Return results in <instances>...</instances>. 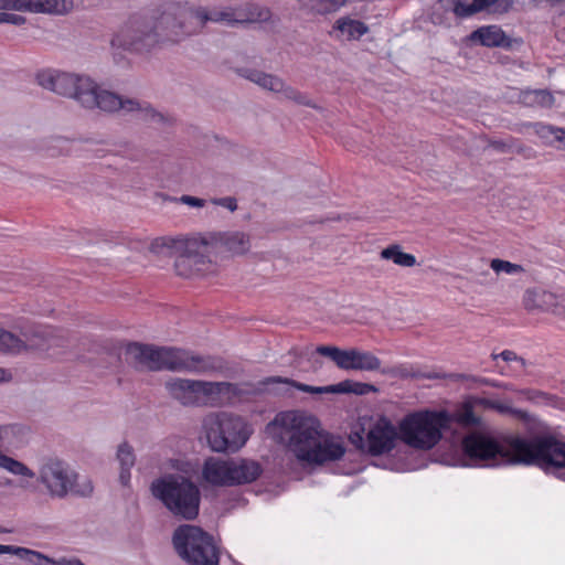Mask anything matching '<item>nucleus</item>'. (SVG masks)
I'll return each instance as SVG.
<instances>
[{
    "mask_svg": "<svg viewBox=\"0 0 565 565\" xmlns=\"http://www.w3.org/2000/svg\"><path fill=\"white\" fill-rule=\"evenodd\" d=\"M38 84L57 95L73 98L87 110L114 114L119 110L138 113L140 119L156 124H167L169 118L154 109L149 103L136 98H126L115 92L102 88L87 75L44 70L36 74Z\"/></svg>",
    "mask_w": 565,
    "mask_h": 565,
    "instance_id": "obj_1",
    "label": "nucleus"
},
{
    "mask_svg": "<svg viewBox=\"0 0 565 565\" xmlns=\"http://www.w3.org/2000/svg\"><path fill=\"white\" fill-rule=\"evenodd\" d=\"M546 437H509L500 441L490 434L470 431L461 439L460 449L468 466L534 465L541 468L544 455L542 446Z\"/></svg>",
    "mask_w": 565,
    "mask_h": 565,
    "instance_id": "obj_2",
    "label": "nucleus"
},
{
    "mask_svg": "<svg viewBox=\"0 0 565 565\" xmlns=\"http://www.w3.org/2000/svg\"><path fill=\"white\" fill-rule=\"evenodd\" d=\"M174 4H168L159 15H132L110 41L116 62L122 60L121 52L149 54L167 43L182 41Z\"/></svg>",
    "mask_w": 565,
    "mask_h": 565,
    "instance_id": "obj_3",
    "label": "nucleus"
},
{
    "mask_svg": "<svg viewBox=\"0 0 565 565\" xmlns=\"http://www.w3.org/2000/svg\"><path fill=\"white\" fill-rule=\"evenodd\" d=\"M288 434V448L306 466H322L339 460L345 454L342 441L324 433L313 416L290 412L280 413L271 422Z\"/></svg>",
    "mask_w": 565,
    "mask_h": 565,
    "instance_id": "obj_4",
    "label": "nucleus"
},
{
    "mask_svg": "<svg viewBox=\"0 0 565 565\" xmlns=\"http://www.w3.org/2000/svg\"><path fill=\"white\" fill-rule=\"evenodd\" d=\"M126 360L136 370L157 372H189L194 374L223 373L227 366L218 356L199 355L191 351L173 348L129 342L125 348Z\"/></svg>",
    "mask_w": 565,
    "mask_h": 565,
    "instance_id": "obj_5",
    "label": "nucleus"
},
{
    "mask_svg": "<svg viewBox=\"0 0 565 565\" xmlns=\"http://www.w3.org/2000/svg\"><path fill=\"white\" fill-rule=\"evenodd\" d=\"M178 17L179 30L182 40L202 29L207 22L224 23L226 25H236L255 21H266L270 18V12L266 8L250 6L249 11L241 9L226 8L224 10H211L203 7L192 8L181 3H173Z\"/></svg>",
    "mask_w": 565,
    "mask_h": 565,
    "instance_id": "obj_6",
    "label": "nucleus"
},
{
    "mask_svg": "<svg viewBox=\"0 0 565 565\" xmlns=\"http://www.w3.org/2000/svg\"><path fill=\"white\" fill-rule=\"evenodd\" d=\"M167 248L177 256L174 269L178 276L192 278L203 275L211 264L207 243L202 234L190 237L163 236L156 238L151 244L153 252Z\"/></svg>",
    "mask_w": 565,
    "mask_h": 565,
    "instance_id": "obj_7",
    "label": "nucleus"
},
{
    "mask_svg": "<svg viewBox=\"0 0 565 565\" xmlns=\"http://www.w3.org/2000/svg\"><path fill=\"white\" fill-rule=\"evenodd\" d=\"M203 428L210 448L226 454L238 451L253 431L242 416L224 411L207 415Z\"/></svg>",
    "mask_w": 565,
    "mask_h": 565,
    "instance_id": "obj_8",
    "label": "nucleus"
},
{
    "mask_svg": "<svg viewBox=\"0 0 565 565\" xmlns=\"http://www.w3.org/2000/svg\"><path fill=\"white\" fill-rule=\"evenodd\" d=\"M451 424L450 414L446 411H422L406 415L399 423V438L406 445L428 450L435 447L443 437V430Z\"/></svg>",
    "mask_w": 565,
    "mask_h": 565,
    "instance_id": "obj_9",
    "label": "nucleus"
},
{
    "mask_svg": "<svg viewBox=\"0 0 565 565\" xmlns=\"http://www.w3.org/2000/svg\"><path fill=\"white\" fill-rule=\"evenodd\" d=\"M169 396L182 406H202L220 401L231 399L242 394L241 387L230 382H207L189 379H170L164 383Z\"/></svg>",
    "mask_w": 565,
    "mask_h": 565,
    "instance_id": "obj_10",
    "label": "nucleus"
},
{
    "mask_svg": "<svg viewBox=\"0 0 565 565\" xmlns=\"http://www.w3.org/2000/svg\"><path fill=\"white\" fill-rule=\"evenodd\" d=\"M38 480L50 494H90L94 490L87 477L81 476L67 461L56 456L41 460Z\"/></svg>",
    "mask_w": 565,
    "mask_h": 565,
    "instance_id": "obj_11",
    "label": "nucleus"
},
{
    "mask_svg": "<svg viewBox=\"0 0 565 565\" xmlns=\"http://www.w3.org/2000/svg\"><path fill=\"white\" fill-rule=\"evenodd\" d=\"M173 545L182 559L192 565H217L218 550L214 539L195 525H180L173 533Z\"/></svg>",
    "mask_w": 565,
    "mask_h": 565,
    "instance_id": "obj_12",
    "label": "nucleus"
},
{
    "mask_svg": "<svg viewBox=\"0 0 565 565\" xmlns=\"http://www.w3.org/2000/svg\"><path fill=\"white\" fill-rule=\"evenodd\" d=\"M63 337L51 327L30 326L15 334L0 327V353L18 355L29 351H49L62 347Z\"/></svg>",
    "mask_w": 565,
    "mask_h": 565,
    "instance_id": "obj_13",
    "label": "nucleus"
},
{
    "mask_svg": "<svg viewBox=\"0 0 565 565\" xmlns=\"http://www.w3.org/2000/svg\"><path fill=\"white\" fill-rule=\"evenodd\" d=\"M166 472L151 482V494H201L200 489L194 481L198 477L196 465L189 460L171 458L163 463Z\"/></svg>",
    "mask_w": 565,
    "mask_h": 565,
    "instance_id": "obj_14",
    "label": "nucleus"
},
{
    "mask_svg": "<svg viewBox=\"0 0 565 565\" xmlns=\"http://www.w3.org/2000/svg\"><path fill=\"white\" fill-rule=\"evenodd\" d=\"M396 437L397 431L394 425L385 417H382L367 431L366 443H364L361 433H355L351 436V440L361 449L366 447L370 455L380 456L394 448Z\"/></svg>",
    "mask_w": 565,
    "mask_h": 565,
    "instance_id": "obj_15",
    "label": "nucleus"
},
{
    "mask_svg": "<svg viewBox=\"0 0 565 565\" xmlns=\"http://www.w3.org/2000/svg\"><path fill=\"white\" fill-rule=\"evenodd\" d=\"M381 373L384 374V375H388V376H392V377H398V379H402V380H407V379H414V380H420V379H426V380H445V379H449L451 381H467V380H471L473 382L482 383V384H486V385L497 386L494 383H491L489 380L483 379V377H476V376H471V375H467V374H462V373H449V374H447V373L435 372V371L425 372V371H422V370L415 367L414 365L407 364V363H403V364H398V365H394V366H391V367L383 369V370H381Z\"/></svg>",
    "mask_w": 565,
    "mask_h": 565,
    "instance_id": "obj_16",
    "label": "nucleus"
},
{
    "mask_svg": "<svg viewBox=\"0 0 565 565\" xmlns=\"http://www.w3.org/2000/svg\"><path fill=\"white\" fill-rule=\"evenodd\" d=\"M202 238L207 243L210 253L220 247L234 255H243L250 248L249 235L239 231L206 233Z\"/></svg>",
    "mask_w": 565,
    "mask_h": 565,
    "instance_id": "obj_17",
    "label": "nucleus"
},
{
    "mask_svg": "<svg viewBox=\"0 0 565 565\" xmlns=\"http://www.w3.org/2000/svg\"><path fill=\"white\" fill-rule=\"evenodd\" d=\"M541 469L565 480V443L553 436L546 437Z\"/></svg>",
    "mask_w": 565,
    "mask_h": 565,
    "instance_id": "obj_18",
    "label": "nucleus"
},
{
    "mask_svg": "<svg viewBox=\"0 0 565 565\" xmlns=\"http://www.w3.org/2000/svg\"><path fill=\"white\" fill-rule=\"evenodd\" d=\"M202 481L213 487H231L230 461L207 458L201 472Z\"/></svg>",
    "mask_w": 565,
    "mask_h": 565,
    "instance_id": "obj_19",
    "label": "nucleus"
},
{
    "mask_svg": "<svg viewBox=\"0 0 565 565\" xmlns=\"http://www.w3.org/2000/svg\"><path fill=\"white\" fill-rule=\"evenodd\" d=\"M12 10L31 13H64L71 0H13Z\"/></svg>",
    "mask_w": 565,
    "mask_h": 565,
    "instance_id": "obj_20",
    "label": "nucleus"
},
{
    "mask_svg": "<svg viewBox=\"0 0 565 565\" xmlns=\"http://www.w3.org/2000/svg\"><path fill=\"white\" fill-rule=\"evenodd\" d=\"M231 470V487L247 484L255 481L263 472L259 462L249 459H228Z\"/></svg>",
    "mask_w": 565,
    "mask_h": 565,
    "instance_id": "obj_21",
    "label": "nucleus"
},
{
    "mask_svg": "<svg viewBox=\"0 0 565 565\" xmlns=\"http://www.w3.org/2000/svg\"><path fill=\"white\" fill-rule=\"evenodd\" d=\"M468 39L487 47L510 49L512 46L511 39L498 25L480 26L471 32Z\"/></svg>",
    "mask_w": 565,
    "mask_h": 565,
    "instance_id": "obj_22",
    "label": "nucleus"
},
{
    "mask_svg": "<svg viewBox=\"0 0 565 565\" xmlns=\"http://www.w3.org/2000/svg\"><path fill=\"white\" fill-rule=\"evenodd\" d=\"M177 518L193 520L199 514L201 497H158Z\"/></svg>",
    "mask_w": 565,
    "mask_h": 565,
    "instance_id": "obj_23",
    "label": "nucleus"
},
{
    "mask_svg": "<svg viewBox=\"0 0 565 565\" xmlns=\"http://www.w3.org/2000/svg\"><path fill=\"white\" fill-rule=\"evenodd\" d=\"M381 367V360L369 351L356 349L345 350L342 370L376 371Z\"/></svg>",
    "mask_w": 565,
    "mask_h": 565,
    "instance_id": "obj_24",
    "label": "nucleus"
},
{
    "mask_svg": "<svg viewBox=\"0 0 565 565\" xmlns=\"http://www.w3.org/2000/svg\"><path fill=\"white\" fill-rule=\"evenodd\" d=\"M237 74L246 78L264 89H268L270 92L277 93L282 88V79L276 75L267 74L265 72L249 68V67H241L237 70Z\"/></svg>",
    "mask_w": 565,
    "mask_h": 565,
    "instance_id": "obj_25",
    "label": "nucleus"
},
{
    "mask_svg": "<svg viewBox=\"0 0 565 565\" xmlns=\"http://www.w3.org/2000/svg\"><path fill=\"white\" fill-rule=\"evenodd\" d=\"M290 353H292L296 358H299V359L310 358L311 355L317 353L322 356H327V358L331 359L335 363V365L339 369H341L343 360H344L345 350H341L338 347H333V345H319L316 349H312L311 347L308 345L301 350L292 348L290 350Z\"/></svg>",
    "mask_w": 565,
    "mask_h": 565,
    "instance_id": "obj_26",
    "label": "nucleus"
},
{
    "mask_svg": "<svg viewBox=\"0 0 565 565\" xmlns=\"http://www.w3.org/2000/svg\"><path fill=\"white\" fill-rule=\"evenodd\" d=\"M554 96L547 89L520 90L518 102L526 107L550 108L554 104Z\"/></svg>",
    "mask_w": 565,
    "mask_h": 565,
    "instance_id": "obj_27",
    "label": "nucleus"
},
{
    "mask_svg": "<svg viewBox=\"0 0 565 565\" xmlns=\"http://www.w3.org/2000/svg\"><path fill=\"white\" fill-rule=\"evenodd\" d=\"M26 430L21 424L0 425V446L20 447L24 443Z\"/></svg>",
    "mask_w": 565,
    "mask_h": 565,
    "instance_id": "obj_28",
    "label": "nucleus"
},
{
    "mask_svg": "<svg viewBox=\"0 0 565 565\" xmlns=\"http://www.w3.org/2000/svg\"><path fill=\"white\" fill-rule=\"evenodd\" d=\"M333 28L345 34L348 40H360L369 32V26L364 22L349 17L338 19Z\"/></svg>",
    "mask_w": 565,
    "mask_h": 565,
    "instance_id": "obj_29",
    "label": "nucleus"
},
{
    "mask_svg": "<svg viewBox=\"0 0 565 565\" xmlns=\"http://www.w3.org/2000/svg\"><path fill=\"white\" fill-rule=\"evenodd\" d=\"M332 393L337 394H355V395H366L369 393H376L379 388L370 383L355 382L352 380H344L339 382L338 384L331 385Z\"/></svg>",
    "mask_w": 565,
    "mask_h": 565,
    "instance_id": "obj_30",
    "label": "nucleus"
},
{
    "mask_svg": "<svg viewBox=\"0 0 565 565\" xmlns=\"http://www.w3.org/2000/svg\"><path fill=\"white\" fill-rule=\"evenodd\" d=\"M536 134L546 143L565 150V129L552 125L537 124Z\"/></svg>",
    "mask_w": 565,
    "mask_h": 565,
    "instance_id": "obj_31",
    "label": "nucleus"
},
{
    "mask_svg": "<svg viewBox=\"0 0 565 565\" xmlns=\"http://www.w3.org/2000/svg\"><path fill=\"white\" fill-rule=\"evenodd\" d=\"M301 6L312 13L326 15L338 11L348 0H299Z\"/></svg>",
    "mask_w": 565,
    "mask_h": 565,
    "instance_id": "obj_32",
    "label": "nucleus"
},
{
    "mask_svg": "<svg viewBox=\"0 0 565 565\" xmlns=\"http://www.w3.org/2000/svg\"><path fill=\"white\" fill-rule=\"evenodd\" d=\"M381 258L392 260L394 264L403 267H413L416 265V258L413 254L402 250L401 246L393 244L381 250Z\"/></svg>",
    "mask_w": 565,
    "mask_h": 565,
    "instance_id": "obj_33",
    "label": "nucleus"
},
{
    "mask_svg": "<svg viewBox=\"0 0 565 565\" xmlns=\"http://www.w3.org/2000/svg\"><path fill=\"white\" fill-rule=\"evenodd\" d=\"M265 384H274V383H284L297 388L300 392L310 393V394H323V393H332L331 385L329 386H311L305 383L297 382L291 379L281 377V376H270L264 381Z\"/></svg>",
    "mask_w": 565,
    "mask_h": 565,
    "instance_id": "obj_34",
    "label": "nucleus"
},
{
    "mask_svg": "<svg viewBox=\"0 0 565 565\" xmlns=\"http://www.w3.org/2000/svg\"><path fill=\"white\" fill-rule=\"evenodd\" d=\"M0 467L15 476H22L30 479L35 477L34 471L31 470L26 465L4 455L2 451H0Z\"/></svg>",
    "mask_w": 565,
    "mask_h": 565,
    "instance_id": "obj_35",
    "label": "nucleus"
},
{
    "mask_svg": "<svg viewBox=\"0 0 565 565\" xmlns=\"http://www.w3.org/2000/svg\"><path fill=\"white\" fill-rule=\"evenodd\" d=\"M451 423L456 422L463 427H475L481 422L473 412V406L469 403H465L456 413L450 414Z\"/></svg>",
    "mask_w": 565,
    "mask_h": 565,
    "instance_id": "obj_36",
    "label": "nucleus"
},
{
    "mask_svg": "<svg viewBox=\"0 0 565 565\" xmlns=\"http://www.w3.org/2000/svg\"><path fill=\"white\" fill-rule=\"evenodd\" d=\"M0 554H14L22 559L33 562V558H45L44 554L26 547L0 544Z\"/></svg>",
    "mask_w": 565,
    "mask_h": 565,
    "instance_id": "obj_37",
    "label": "nucleus"
},
{
    "mask_svg": "<svg viewBox=\"0 0 565 565\" xmlns=\"http://www.w3.org/2000/svg\"><path fill=\"white\" fill-rule=\"evenodd\" d=\"M120 468L131 469L136 463V455L131 445L127 441L121 443L116 454Z\"/></svg>",
    "mask_w": 565,
    "mask_h": 565,
    "instance_id": "obj_38",
    "label": "nucleus"
},
{
    "mask_svg": "<svg viewBox=\"0 0 565 565\" xmlns=\"http://www.w3.org/2000/svg\"><path fill=\"white\" fill-rule=\"evenodd\" d=\"M516 139L512 136H508L504 139H489L488 147L492 148L494 151L503 154H514V148L516 143Z\"/></svg>",
    "mask_w": 565,
    "mask_h": 565,
    "instance_id": "obj_39",
    "label": "nucleus"
},
{
    "mask_svg": "<svg viewBox=\"0 0 565 565\" xmlns=\"http://www.w3.org/2000/svg\"><path fill=\"white\" fill-rule=\"evenodd\" d=\"M547 294L544 292V291H537V290H531V289H527L524 294V297H523V305H524V308L527 310V311H533L535 309H542L543 306H542V298L546 297ZM548 296H551L548 294Z\"/></svg>",
    "mask_w": 565,
    "mask_h": 565,
    "instance_id": "obj_40",
    "label": "nucleus"
},
{
    "mask_svg": "<svg viewBox=\"0 0 565 565\" xmlns=\"http://www.w3.org/2000/svg\"><path fill=\"white\" fill-rule=\"evenodd\" d=\"M490 267L498 274L505 273L509 275H514V274L524 271V268L521 265L513 264L508 260H503V259H499V258L492 259Z\"/></svg>",
    "mask_w": 565,
    "mask_h": 565,
    "instance_id": "obj_41",
    "label": "nucleus"
},
{
    "mask_svg": "<svg viewBox=\"0 0 565 565\" xmlns=\"http://www.w3.org/2000/svg\"><path fill=\"white\" fill-rule=\"evenodd\" d=\"M277 93H281L286 99L292 100L298 105L311 106V103L306 95H303L292 86L286 85L284 81L282 88L279 89Z\"/></svg>",
    "mask_w": 565,
    "mask_h": 565,
    "instance_id": "obj_42",
    "label": "nucleus"
},
{
    "mask_svg": "<svg viewBox=\"0 0 565 565\" xmlns=\"http://www.w3.org/2000/svg\"><path fill=\"white\" fill-rule=\"evenodd\" d=\"M452 12L458 18H467L479 12V10L477 9L473 1L469 3L461 0H455L452 6Z\"/></svg>",
    "mask_w": 565,
    "mask_h": 565,
    "instance_id": "obj_43",
    "label": "nucleus"
},
{
    "mask_svg": "<svg viewBox=\"0 0 565 565\" xmlns=\"http://www.w3.org/2000/svg\"><path fill=\"white\" fill-rule=\"evenodd\" d=\"M473 2L479 12L491 6L495 7L494 10L507 12L512 6V0H473Z\"/></svg>",
    "mask_w": 565,
    "mask_h": 565,
    "instance_id": "obj_44",
    "label": "nucleus"
},
{
    "mask_svg": "<svg viewBox=\"0 0 565 565\" xmlns=\"http://www.w3.org/2000/svg\"><path fill=\"white\" fill-rule=\"evenodd\" d=\"M45 558H33V562H31L34 565H46V564H54V565H86L84 564L79 558H60L57 561L50 558L49 556L44 555Z\"/></svg>",
    "mask_w": 565,
    "mask_h": 565,
    "instance_id": "obj_45",
    "label": "nucleus"
},
{
    "mask_svg": "<svg viewBox=\"0 0 565 565\" xmlns=\"http://www.w3.org/2000/svg\"><path fill=\"white\" fill-rule=\"evenodd\" d=\"M475 403L479 406H482L483 408H488V409H494V411H498L499 413L501 414H505V413H510L511 412V407L508 406V405H504L500 402H497V401H492V399H489V398H477L475 401Z\"/></svg>",
    "mask_w": 565,
    "mask_h": 565,
    "instance_id": "obj_46",
    "label": "nucleus"
},
{
    "mask_svg": "<svg viewBox=\"0 0 565 565\" xmlns=\"http://www.w3.org/2000/svg\"><path fill=\"white\" fill-rule=\"evenodd\" d=\"M514 153L521 156L525 160H531L536 158V151L530 147L523 143L520 139H516Z\"/></svg>",
    "mask_w": 565,
    "mask_h": 565,
    "instance_id": "obj_47",
    "label": "nucleus"
},
{
    "mask_svg": "<svg viewBox=\"0 0 565 565\" xmlns=\"http://www.w3.org/2000/svg\"><path fill=\"white\" fill-rule=\"evenodd\" d=\"M499 356L502 358V360H504L505 362L514 361V362L520 363V366H521L522 370L526 366L525 360L523 358L516 355V353L513 352V351L504 350L499 355L498 354H492V358L494 360L498 359Z\"/></svg>",
    "mask_w": 565,
    "mask_h": 565,
    "instance_id": "obj_48",
    "label": "nucleus"
},
{
    "mask_svg": "<svg viewBox=\"0 0 565 565\" xmlns=\"http://www.w3.org/2000/svg\"><path fill=\"white\" fill-rule=\"evenodd\" d=\"M26 19L23 15L8 12H0V24L9 23L13 25L24 24Z\"/></svg>",
    "mask_w": 565,
    "mask_h": 565,
    "instance_id": "obj_49",
    "label": "nucleus"
},
{
    "mask_svg": "<svg viewBox=\"0 0 565 565\" xmlns=\"http://www.w3.org/2000/svg\"><path fill=\"white\" fill-rule=\"evenodd\" d=\"M212 203L218 206L226 207L231 212H234L237 210V201L233 196H225L220 199H213Z\"/></svg>",
    "mask_w": 565,
    "mask_h": 565,
    "instance_id": "obj_50",
    "label": "nucleus"
},
{
    "mask_svg": "<svg viewBox=\"0 0 565 565\" xmlns=\"http://www.w3.org/2000/svg\"><path fill=\"white\" fill-rule=\"evenodd\" d=\"M527 396L532 401H542L544 403H551L554 398H556V396H554V395H550L545 392L536 391V390H529Z\"/></svg>",
    "mask_w": 565,
    "mask_h": 565,
    "instance_id": "obj_51",
    "label": "nucleus"
},
{
    "mask_svg": "<svg viewBox=\"0 0 565 565\" xmlns=\"http://www.w3.org/2000/svg\"><path fill=\"white\" fill-rule=\"evenodd\" d=\"M178 201L192 207H203L205 205V200L192 195H182Z\"/></svg>",
    "mask_w": 565,
    "mask_h": 565,
    "instance_id": "obj_52",
    "label": "nucleus"
},
{
    "mask_svg": "<svg viewBox=\"0 0 565 565\" xmlns=\"http://www.w3.org/2000/svg\"><path fill=\"white\" fill-rule=\"evenodd\" d=\"M130 470H131V469L120 468V472H119V482H120L122 486H125V487L129 484L130 477H131Z\"/></svg>",
    "mask_w": 565,
    "mask_h": 565,
    "instance_id": "obj_53",
    "label": "nucleus"
},
{
    "mask_svg": "<svg viewBox=\"0 0 565 565\" xmlns=\"http://www.w3.org/2000/svg\"><path fill=\"white\" fill-rule=\"evenodd\" d=\"M13 0H0V10H12Z\"/></svg>",
    "mask_w": 565,
    "mask_h": 565,
    "instance_id": "obj_54",
    "label": "nucleus"
},
{
    "mask_svg": "<svg viewBox=\"0 0 565 565\" xmlns=\"http://www.w3.org/2000/svg\"><path fill=\"white\" fill-rule=\"evenodd\" d=\"M127 157L130 159V160H139L140 157H141V153L140 151H138L137 153H129L127 154Z\"/></svg>",
    "mask_w": 565,
    "mask_h": 565,
    "instance_id": "obj_55",
    "label": "nucleus"
},
{
    "mask_svg": "<svg viewBox=\"0 0 565 565\" xmlns=\"http://www.w3.org/2000/svg\"><path fill=\"white\" fill-rule=\"evenodd\" d=\"M7 371L0 367V382L6 380Z\"/></svg>",
    "mask_w": 565,
    "mask_h": 565,
    "instance_id": "obj_56",
    "label": "nucleus"
},
{
    "mask_svg": "<svg viewBox=\"0 0 565 565\" xmlns=\"http://www.w3.org/2000/svg\"><path fill=\"white\" fill-rule=\"evenodd\" d=\"M355 471H358V469L353 468L351 470L343 471V473L351 475V473H354Z\"/></svg>",
    "mask_w": 565,
    "mask_h": 565,
    "instance_id": "obj_57",
    "label": "nucleus"
},
{
    "mask_svg": "<svg viewBox=\"0 0 565 565\" xmlns=\"http://www.w3.org/2000/svg\"><path fill=\"white\" fill-rule=\"evenodd\" d=\"M126 147H127V150H130L131 145L130 143H126Z\"/></svg>",
    "mask_w": 565,
    "mask_h": 565,
    "instance_id": "obj_58",
    "label": "nucleus"
},
{
    "mask_svg": "<svg viewBox=\"0 0 565 565\" xmlns=\"http://www.w3.org/2000/svg\"><path fill=\"white\" fill-rule=\"evenodd\" d=\"M0 532H7L6 530H0Z\"/></svg>",
    "mask_w": 565,
    "mask_h": 565,
    "instance_id": "obj_59",
    "label": "nucleus"
}]
</instances>
